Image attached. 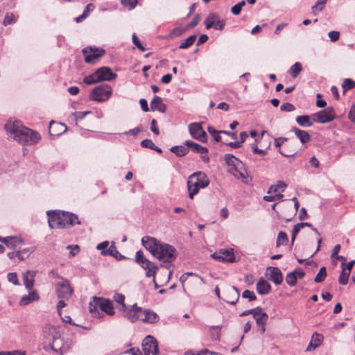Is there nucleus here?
Listing matches in <instances>:
<instances>
[{
    "instance_id": "nucleus-11",
    "label": "nucleus",
    "mask_w": 355,
    "mask_h": 355,
    "mask_svg": "<svg viewBox=\"0 0 355 355\" xmlns=\"http://www.w3.org/2000/svg\"><path fill=\"white\" fill-rule=\"evenodd\" d=\"M82 52L85 55V61L89 64L94 63L96 59L105 53V50L92 46L84 48Z\"/></svg>"
},
{
    "instance_id": "nucleus-52",
    "label": "nucleus",
    "mask_w": 355,
    "mask_h": 355,
    "mask_svg": "<svg viewBox=\"0 0 355 355\" xmlns=\"http://www.w3.org/2000/svg\"><path fill=\"white\" fill-rule=\"evenodd\" d=\"M242 297L248 299L250 302L254 301L257 299L254 293L250 290H245L242 293Z\"/></svg>"
},
{
    "instance_id": "nucleus-1",
    "label": "nucleus",
    "mask_w": 355,
    "mask_h": 355,
    "mask_svg": "<svg viewBox=\"0 0 355 355\" xmlns=\"http://www.w3.org/2000/svg\"><path fill=\"white\" fill-rule=\"evenodd\" d=\"M5 130L10 137L22 144H35L41 139L39 133L24 126L19 121H8Z\"/></svg>"
},
{
    "instance_id": "nucleus-63",
    "label": "nucleus",
    "mask_w": 355,
    "mask_h": 355,
    "mask_svg": "<svg viewBox=\"0 0 355 355\" xmlns=\"http://www.w3.org/2000/svg\"><path fill=\"white\" fill-rule=\"evenodd\" d=\"M0 355H26L24 351H12V352H1Z\"/></svg>"
},
{
    "instance_id": "nucleus-58",
    "label": "nucleus",
    "mask_w": 355,
    "mask_h": 355,
    "mask_svg": "<svg viewBox=\"0 0 355 355\" xmlns=\"http://www.w3.org/2000/svg\"><path fill=\"white\" fill-rule=\"evenodd\" d=\"M67 249H70L69 255V257H74L79 252V250H80L78 245H69L67 247Z\"/></svg>"
},
{
    "instance_id": "nucleus-39",
    "label": "nucleus",
    "mask_w": 355,
    "mask_h": 355,
    "mask_svg": "<svg viewBox=\"0 0 355 355\" xmlns=\"http://www.w3.org/2000/svg\"><path fill=\"white\" fill-rule=\"evenodd\" d=\"M288 242V236H287V234L284 232H279V234H278V236H277V241H276V244H277V246H279L281 245H287Z\"/></svg>"
},
{
    "instance_id": "nucleus-37",
    "label": "nucleus",
    "mask_w": 355,
    "mask_h": 355,
    "mask_svg": "<svg viewBox=\"0 0 355 355\" xmlns=\"http://www.w3.org/2000/svg\"><path fill=\"white\" fill-rule=\"evenodd\" d=\"M287 185L282 181L278 182L277 184L271 185L268 190V193L270 194L272 193H277L279 190H281L282 191H284L285 189L286 188Z\"/></svg>"
},
{
    "instance_id": "nucleus-35",
    "label": "nucleus",
    "mask_w": 355,
    "mask_h": 355,
    "mask_svg": "<svg viewBox=\"0 0 355 355\" xmlns=\"http://www.w3.org/2000/svg\"><path fill=\"white\" fill-rule=\"evenodd\" d=\"M35 247L26 248L23 250H17L16 252V255L20 260H24L28 258L29 255L35 251Z\"/></svg>"
},
{
    "instance_id": "nucleus-41",
    "label": "nucleus",
    "mask_w": 355,
    "mask_h": 355,
    "mask_svg": "<svg viewBox=\"0 0 355 355\" xmlns=\"http://www.w3.org/2000/svg\"><path fill=\"white\" fill-rule=\"evenodd\" d=\"M157 320V315L153 311L147 310L146 317L144 318V322L155 323Z\"/></svg>"
},
{
    "instance_id": "nucleus-36",
    "label": "nucleus",
    "mask_w": 355,
    "mask_h": 355,
    "mask_svg": "<svg viewBox=\"0 0 355 355\" xmlns=\"http://www.w3.org/2000/svg\"><path fill=\"white\" fill-rule=\"evenodd\" d=\"M113 300L121 306L119 308L120 311L123 312V310H125L127 306L125 304V296L123 294L115 293L113 296Z\"/></svg>"
},
{
    "instance_id": "nucleus-26",
    "label": "nucleus",
    "mask_w": 355,
    "mask_h": 355,
    "mask_svg": "<svg viewBox=\"0 0 355 355\" xmlns=\"http://www.w3.org/2000/svg\"><path fill=\"white\" fill-rule=\"evenodd\" d=\"M271 289L270 284L263 277L260 278L257 283V291L260 295L268 294Z\"/></svg>"
},
{
    "instance_id": "nucleus-9",
    "label": "nucleus",
    "mask_w": 355,
    "mask_h": 355,
    "mask_svg": "<svg viewBox=\"0 0 355 355\" xmlns=\"http://www.w3.org/2000/svg\"><path fill=\"white\" fill-rule=\"evenodd\" d=\"M205 24L207 29L214 28L215 30L223 31L225 26L226 21L224 19H220V17L216 13L211 12L207 16Z\"/></svg>"
},
{
    "instance_id": "nucleus-45",
    "label": "nucleus",
    "mask_w": 355,
    "mask_h": 355,
    "mask_svg": "<svg viewBox=\"0 0 355 355\" xmlns=\"http://www.w3.org/2000/svg\"><path fill=\"white\" fill-rule=\"evenodd\" d=\"M326 277H327L326 268L324 266H323L320 269L318 273L317 274L316 277L314 279V282L316 283H321L324 280Z\"/></svg>"
},
{
    "instance_id": "nucleus-22",
    "label": "nucleus",
    "mask_w": 355,
    "mask_h": 355,
    "mask_svg": "<svg viewBox=\"0 0 355 355\" xmlns=\"http://www.w3.org/2000/svg\"><path fill=\"white\" fill-rule=\"evenodd\" d=\"M101 254L103 256H112L119 261L127 259L116 250L114 243H112L107 250L101 251Z\"/></svg>"
},
{
    "instance_id": "nucleus-61",
    "label": "nucleus",
    "mask_w": 355,
    "mask_h": 355,
    "mask_svg": "<svg viewBox=\"0 0 355 355\" xmlns=\"http://www.w3.org/2000/svg\"><path fill=\"white\" fill-rule=\"evenodd\" d=\"M184 31H185L184 29L176 27L172 30V31L170 34V37H173L180 36L184 32Z\"/></svg>"
},
{
    "instance_id": "nucleus-18",
    "label": "nucleus",
    "mask_w": 355,
    "mask_h": 355,
    "mask_svg": "<svg viewBox=\"0 0 355 355\" xmlns=\"http://www.w3.org/2000/svg\"><path fill=\"white\" fill-rule=\"evenodd\" d=\"M67 127L62 123H58L52 121L49 124V134L51 136H58L65 132Z\"/></svg>"
},
{
    "instance_id": "nucleus-2",
    "label": "nucleus",
    "mask_w": 355,
    "mask_h": 355,
    "mask_svg": "<svg viewBox=\"0 0 355 355\" xmlns=\"http://www.w3.org/2000/svg\"><path fill=\"white\" fill-rule=\"evenodd\" d=\"M144 247L154 257L164 262L171 263L177 257L176 250L172 245L163 243L154 237L146 236L141 239Z\"/></svg>"
},
{
    "instance_id": "nucleus-13",
    "label": "nucleus",
    "mask_w": 355,
    "mask_h": 355,
    "mask_svg": "<svg viewBox=\"0 0 355 355\" xmlns=\"http://www.w3.org/2000/svg\"><path fill=\"white\" fill-rule=\"evenodd\" d=\"M239 297L240 292L239 288L234 286H230L225 289L222 300L228 304L235 305Z\"/></svg>"
},
{
    "instance_id": "nucleus-53",
    "label": "nucleus",
    "mask_w": 355,
    "mask_h": 355,
    "mask_svg": "<svg viewBox=\"0 0 355 355\" xmlns=\"http://www.w3.org/2000/svg\"><path fill=\"white\" fill-rule=\"evenodd\" d=\"M7 278L8 282L12 283L14 285L19 286L20 284L16 272H9L7 275Z\"/></svg>"
},
{
    "instance_id": "nucleus-32",
    "label": "nucleus",
    "mask_w": 355,
    "mask_h": 355,
    "mask_svg": "<svg viewBox=\"0 0 355 355\" xmlns=\"http://www.w3.org/2000/svg\"><path fill=\"white\" fill-rule=\"evenodd\" d=\"M312 227V225L309 223H300L294 225L293 229L291 232V244L293 245L295 238L301 230L304 227Z\"/></svg>"
},
{
    "instance_id": "nucleus-7",
    "label": "nucleus",
    "mask_w": 355,
    "mask_h": 355,
    "mask_svg": "<svg viewBox=\"0 0 355 355\" xmlns=\"http://www.w3.org/2000/svg\"><path fill=\"white\" fill-rule=\"evenodd\" d=\"M73 345L71 339H64L60 336H53V338L51 345V349L63 355L68 352Z\"/></svg>"
},
{
    "instance_id": "nucleus-10",
    "label": "nucleus",
    "mask_w": 355,
    "mask_h": 355,
    "mask_svg": "<svg viewBox=\"0 0 355 355\" xmlns=\"http://www.w3.org/2000/svg\"><path fill=\"white\" fill-rule=\"evenodd\" d=\"M142 349L144 355H158L159 349L156 339L152 336H147L143 340Z\"/></svg>"
},
{
    "instance_id": "nucleus-44",
    "label": "nucleus",
    "mask_w": 355,
    "mask_h": 355,
    "mask_svg": "<svg viewBox=\"0 0 355 355\" xmlns=\"http://www.w3.org/2000/svg\"><path fill=\"white\" fill-rule=\"evenodd\" d=\"M100 302V298L94 297L93 299V301L90 302L89 304V309L90 313H96L98 311L99 306L98 304Z\"/></svg>"
},
{
    "instance_id": "nucleus-46",
    "label": "nucleus",
    "mask_w": 355,
    "mask_h": 355,
    "mask_svg": "<svg viewBox=\"0 0 355 355\" xmlns=\"http://www.w3.org/2000/svg\"><path fill=\"white\" fill-rule=\"evenodd\" d=\"M284 196L281 193H276L275 195H270V196H264L263 199L265 201L267 202H273V201H282Z\"/></svg>"
},
{
    "instance_id": "nucleus-33",
    "label": "nucleus",
    "mask_w": 355,
    "mask_h": 355,
    "mask_svg": "<svg viewBox=\"0 0 355 355\" xmlns=\"http://www.w3.org/2000/svg\"><path fill=\"white\" fill-rule=\"evenodd\" d=\"M224 159L227 165L234 166L236 168L242 165L241 161L232 154H226Z\"/></svg>"
},
{
    "instance_id": "nucleus-24",
    "label": "nucleus",
    "mask_w": 355,
    "mask_h": 355,
    "mask_svg": "<svg viewBox=\"0 0 355 355\" xmlns=\"http://www.w3.org/2000/svg\"><path fill=\"white\" fill-rule=\"evenodd\" d=\"M150 107L153 111L157 110L162 113L166 111V105L163 103L162 99L158 96H155L150 103Z\"/></svg>"
},
{
    "instance_id": "nucleus-19",
    "label": "nucleus",
    "mask_w": 355,
    "mask_h": 355,
    "mask_svg": "<svg viewBox=\"0 0 355 355\" xmlns=\"http://www.w3.org/2000/svg\"><path fill=\"white\" fill-rule=\"evenodd\" d=\"M139 307L137 304L132 305L131 307H128L122 312L123 315L132 322L138 320Z\"/></svg>"
},
{
    "instance_id": "nucleus-40",
    "label": "nucleus",
    "mask_w": 355,
    "mask_h": 355,
    "mask_svg": "<svg viewBox=\"0 0 355 355\" xmlns=\"http://www.w3.org/2000/svg\"><path fill=\"white\" fill-rule=\"evenodd\" d=\"M196 40V35H192L187 38L183 42L181 43L179 48L182 49H185L193 45Z\"/></svg>"
},
{
    "instance_id": "nucleus-57",
    "label": "nucleus",
    "mask_w": 355,
    "mask_h": 355,
    "mask_svg": "<svg viewBox=\"0 0 355 355\" xmlns=\"http://www.w3.org/2000/svg\"><path fill=\"white\" fill-rule=\"evenodd\" d=\"M132 42L140 51L143 52L146 51L145 47L141 44L135 33L132 35Z\"/></svg>"
},
{
    "instance_id": "nucleus-34",
    "label": "nucleus",
    "mask_w": 355,
    "mask_h": 355,
    "mask_svg": "<svg viewBox=\"0 0 355 355\" xmlns=\"http://www.w3.org/2000/svg\"><path fill=\"white\" fill-rule=\"evenodd\" d=\"M189 148L185 144L184 146H175L171 148L170 150L178 157H182L189 152Z\"/></svg>"
},
{
    "instance_id": "nucleus-28",
    "label": "nucleus",
    "mask_w": 355,
    "mask_h": 355,
    "mask_svg": "<svg viewBox=\"0 0 355 355\" xmlns=\"http://www.w3.org/2000/svg\"><path fill=\"white\" fill-rule=\"evenodd\" d=\"M295 121L300 126L303 128L311 127L314 122L312 119V115L297 116L295 119Z\"/></svg>"
},
{
    "instance_id": "nucleus-12",
    "label": "nucleus",
    "mask_w": 355,
    "mask_h": 355,
    "mask_svg": "<svg viewBox=\"0 0 355 355\" xmlns=\"http://www.w3.org/2000/svg\"><path fill=\"white\" fill-rule=\"evenodd\" d=\"M57 295L60 299L69 300L73 293V289L67 279H63L56 284Z\"/></svg>"
},
{
    "instance_id": "nucleus-48",
    "label": "nucleus",
    "mask_w": 355,
    "mask_h": 355,
    "mask_svg": "<svg viewBox=\"0 0 355 355\" xmlns=\"http://www.w3.org/2000/svg\"><path fill=\"white\" fill-rule=\"evenodd\" d=\"M342 87L344 91L353 89L355 87V81L350 78H345L343 82Z\"/></svg>"
},
{
    "instance_id": "nucleus-64",
    "label": "nucleus",
    "mask_w": 355,
    "mask_h": 355,
    "mask_svg": "<svg viewBox=\"0 0 355 355\" xmlns=\"http://www.w3.org/2000/svg\"><path fill=\"white\" fill-rule=\"evenodd\" d=\"M293 272L296 276L297 279V278L302 279L305 276V272L301 268H296Z\"/></svg>"
},
{
    "instance_id": "nucleus-50",
    "label": "nucleus",
    "mask_w": 355,
    "mask_h": 355,
    "mask_svg": "<svg viewBox=\"0 0 355 355\" xmlns=\"http://www.w3.org/2000/svg\"><path fill=\"white\" fill-rule=\"evenodd\" d=\"M297 279H296V276L294 275L293 272L287 274L286 277V282L289 286H295L297 284Z\"/></svg>"
},
{
    "instance_id": "nucleus-8",
    "label": "nucleus",
    "mask_w": 355,
    "mask_h": 355,
    "mask_svg": "<svg viewBox=\"0 0 355 355\" xmlns=\"http://www.w3.org/2000/svg\"><path fill=\"white\" fill-rule=\"evenodd\" d=\"M335 119V112L331 107H327L317 113L312 114V119L314 122L319 123H326L333 121Z\"/></svg>"
},
{
    "instance_id": "nucleus-38",
    "label": "nucleus",
    "mask_w": 355,
    "mask_h": 355,
    "mask_svg": "<svg viewBox=\"0 0 355 355\" xmlns=\"http://www.w3.org/2000/svg\"><path fill=\"white\" fill-rule=\"evenodd\" d=\"M302 70V66L301 63L297 62L289 69V73L293 78H297L299 73Z\"/></svg>"
},
{
    "instance_id": "nucleus-49",
    "label": "nucleus",
    "mask_w": 355,
    "mask_h": 355,
    "mask_svg": "<svg viewBox=\"0 0 355 355\" xmlns=\"http://www.w3.org/2000/svg\"><path fill=\"white\" fill-rule=\"evenodd\" d=\"M83 82L87 85H92L99 82L96 72L84 78Z\"/></svg>"
},
{
    "instance_id": "nucleus-55",
    "label": "nucleus",
    "mask_w": 355,
    "mask_h": 355,
    "mask_svg": "<svg viewBox=\"0 0 355 355\" xmlns=\"http://www.w3.org/2000/svg\"><path fill=\"white\" fill-rule=\"evenodd\" d=\"M280 110L284 112H293L295 110V107L292 103H285L280 106Z\"/></svg>"
},
{
    "instance_id": "nucleus-4",
    "label": "nucleus",
    "mask_w": 355,
    "mask_h": 355,
    "mask_svg": "<svg viewBox=\"0 0 355 355\" xmlns=\"http://www.w3.org/2000/svg\"><path fill=\"white\" fill-rule=\"evenodd\" d=\"M209 184V180L205 173L198 171L191 174L187 180L189 198L193 199V196L199 192L200 189L207 187Z\"/></svg>"
},
{
    "instance_id": "nucleus-14",
    "label": "nucleus",
    "mask_w": 355,
    "mask_h": 355,
    "mask_svg": "<svg viewBox=\"0 0 355 355\" xmlns=\"http://www.w3.org/2000/svg\"><path fill=\"white\" fill-rule=\"evenodd\" d=\"M189 130L193 138L201 142L206 141L207 133L202 129L200 124L197 123H193L189 124Z\"/></svg>"
},
{
    "instance_id": "nucleus-20",
    "label": "nucleus",
    "mask_w": 355,
    "mask_h": 355,
    "mask_svg": "<svg viewBox=\"0 0 355 355\" xmlns=\"http://www.w3.org/2000/svg\"><path fill=\"white\" fill-rule=\"evenodd\" d=\"M270 271L269 279L272 281L275 284L279 285L283 281V275L280 269L277 267H268L267 268Z\"/></svg>"
},
{
    "instance_id": "nucleus-21",
    "label": "nucleus",
    "mask_w": 355,
    "mask_h": 355,
    "mask_svg": "<svg viewBox=\"0 0 355 355\" xmlns=\"http://www.w3.org/2000/svg\"><path fill=\"white\" fill-rule=\"evenodd\" d=\"M28 291V295L23 296L19 301V304L21 306H26L33 302L40 300V296L35 290H31Z\"/></svg>"
},
{
    "instance_id": "nucleus-56",
    "label": "nucleus",
    "mask_w": 355,
    "mask_h": 355,
    "mask_svg": "<svg viewBox=\"0 0 355 355\" xmlns=\"http://www.w3.org/2000/svg\"><path fill=\"white\" fill-rule=\"evenodd\" d=\"M141 146L143 148H149L151 150H153V148L155 147V144L153 142L151 139H146L141 141Z\"/></svg>"
},
{
    "instance_id": "nucleus-25",
    "label": "nucleus",
    "mask_w": 355,
    "mask_h": 355,
    "mask_svg": "<svg viewBox=\"0 0 355 355\" xmlns=\"http://www.w3.org/2000/svg\"><path fill=\"white\" fill-rule=\"evenodd\" d=\"M323 340V336L320 334L314 333L311 337V340L306 349V352H310L319 347Z\"/></svg>"
},
{
    "instance_id": "nucleus-27",
    "label": "nucleus",
    "mask_w": 355,
    "mask_h": 355,
    "mask_svg": "<svg viewBox=\"0 0 355 355\" xmlns=\"http://www.w3.org/2000/svg\"><path fill=\"white\" fill-rule=\"evenodd\" d=\"M291 131L295 133V136L300 139L302 144H306L311 140V136L308 132L294 127Z\"/></svg>"
},
{
    "instance_id": "nucleus-29",
    "label": "nucleus",
    "mask_w": 355,
    "mask_h": 355,
    "mask_svg": "<svg viewBox=\"0 0 355 355\" xmlns=\"http://www.w3.org/2000/svg\"><path fill=\"white\" fill-rule=\"evenodd\" d=\"M23 240L17 236H7V241L5 245L10 249H17L20 248Z\"/></svg>"
},
{
    "instance_id": "nucleus-15",
    "label": "nucleus",
    "mask_w": 355,
    "mask_h": 355,
    "mask_svg": "<svg viewBox=\"0 0 355 355\" xmlns=\"http://www.w3.org/2000/svg\"><path fill=\"white\" fill-rule=\"evenodd\" d=\"M211 257L214 259L224 262H234L235 261V257L233 253L232 249L220 250L218 252H216L211 254Z\"/></svg>"
},
{
    "instance_id": "nucleus-6",
    "label": "nucleus",
    "mask_w": 355,
    "mask_h": 355,
    "mask_svg": "<svg viewBox=\"0 0 355 355\" xmlns=\"http://www.w3.org/2000/svg\"><path fill=\"white\" fill-rule=\"evenodd\" d=\"M112 92V87L109 85L102 84L92 89L89 94V98L98 102L105 101L110 97Z\"/></svg>"
},
{
    "instance_id": "nucleus-60",
    "label": "nucleus",
    "mask_w": 355,
    "mask_h": 355,
    "mask_svg": "<svg viewBox=\"0 0 355 355\" xmlns=\"http://www.w3.org/2000/svg\"><path fill=\"white\" fill-rule=\"evenodd\" d=\"M328 35L330 38V40L333 42H335L337 40H338L340 37V33L338 31H331L329 32Z\"/></svg>"
},
{
    "instance_id": "nucleus-42",
    "label": "nucleus",
    "mask_w": 355,
    "mask_h": 355,
    "mask_svg": "<svg viewBox=\"0 0 355 355\" xmlns=\"http://www.w3.org/2000/svg\"><path fill=\"white\" fill-rule=\"evenodd\" d=\"M342 268L343 270L340 274L338 282L339 284L341 285H346L348 283L350 272H346L344 267H343Z\"/></svg>"
},
{
    "instance_id": "nucleus-62",
    "label": "nucleus",
    "mask_w": 355,
    "mask_h": 355,
    "mask_svg": "<svg viewBox=\"0 0 355 355\" xmlns=\"http://www.w3.org/2000/svg\"><path fill=\"white\" fill-rule=\"evenodd\" d=\"M143 130V128L141 126H138L133 129H130L128 131L125 132V135H130L133 136H136L139 132Z\"/></svg>"
},
{
    "instance_id": "nucleus-51",
    "label": "nucleus",
    "mask_w": 355,
    "mask_h": 355,
    "mask_svg": "<svg viewBox=\"0 0 355 355\" xmlns=\"http://www.w3.org/2000/svg\"><path fill=\"white\" fill-rule=\"evenodd\" d=\"M121 3L125 7H128L130 10H132L137 6V5L138 3V1L137 0H121Z\"/></svg>"
},
{
    "instance_id": "nucleus-16",
    "label": "nucleus",
    "mask_w": 355,
    "mask_h": 355,
    "mask_svg": "<svg viewBox=\"0 0 355 355\" xmlns=\"http://www.w3.org/2000/svg\"><path fill=\"white\" fill-rule=\"evenodd\" d=\"M98 81H111L116 78V74L108 67H102L96 71Z\"/></svg>"
},
{
    "instance_id": "nucleus-54",
    "label": "nucleus",
    "mask_w": 355,
    "mask_h": 355,
    "mask_svg": "<svg viewBox=\"0 0 355 355\" xmlns=\"http://www.w3.org/2000/svg\"><path fill=\"white\" fill-rule=\"evenodd\" d=\"M327 0H318L315 4L312 7V10L314 11L315 10H318L321 11L323 10L325 4L327 3Z\"/></svg>"
},
{
    "instance_id": "nucleus-17",
    "label": "nucleus",
    "mask_w": 355,
    "mask_h": 355,
    "mask_svg": "<svg viewBox=\"0 0 355 355\" xmlns=\"http://www.w3.org/2000/svg\"><path fill=\"white\" fill-rule=\"evenodd\" d=\"M37 271L28 270L22 275L23 282L25 288L28 291L33 290L35 284V277L36 276Z\"/></svg>"
},
{
    "instance_id": "nucleus-5",
    "label": "nucleus",
    "mask_w": 355,
    "mask_h": 355,
    "mask_svg": "<svg viewBox=\"0 0 355 355\" xmlns=\"http://www.w3.org/2000/svg\"><path fill=\"white\" fill-rule=\"evenodd\" d=\"M135 261L146 271V276L147 277H153V282L155 284V286H157V285L155 282V275L159 268L158 266L155 263L146 259L141 250H138L136 252Z\"/></svg>"
},
{
    "instance_id": "nucleus-3",
    "label": "nucleus",
    "mask_w": 355,
    "mask_h": 355,
    "mask_svg": "<svg viewBox=\"0 0 355 355\" xmlns=\"http://www.w3.org/2000/svg\"><path fill=\"white\" fill-rule=\"evenodd\" d=\"M48 223L51 229L66 228L75 224H80L78 216L72 213L60 211H48Z\"/></svg>"
},
{
    "instance_id": "nucleus-59",
    "label": "nucleus",
    "mask_w": 355,
    "mask_h": 355,
    "mask_svg": "<svg viewBox=\"0 0 355 355\" xmlns=\"http://www.w3.org/2000/svg\"><path fill=\"white\" fill-rule=\"evenodd\" d=\"M90 111L86 112H76L73 115L76 121H80L83 119L87 114H90Z\"/></svg>"
},
{
    "instance_id": "nucleus-31",
    "label": "nucleus",
    "mask_w": 355,
    "mask_h": 355,
    "mask_svg": "<svg viewBox=\"0 0 355 355\" xmlns=\"http://www.w3.org/2000/svg\"><path fill=\"white\" fill-rule=\"evenodd\" d=\"M184 144H185V146L187 147L191 148L193 151L201 155L207 153L208 151L206 147H203L192 141H186Z\"/></svg>"
},
{
    "instance_id": "nucleus-43",
    "label": "nucleus",
    "mask_w": 355,
    "mask_h": 355,
    "mask_svg": "<svg viewBox=\"0 0 355 355\" xmlns=\"http://www.w3.org/2000/svg\"><path fill=\"white\" fill-rule=\"evenodd\" d=\"M17 21V18L15 17V15L12 12H8L5 15L3 25L6 26L8 25L13 24Z\"/></svg>"
},
{
    "instance_id": "nucleus-30",
    "label": "nucleus",
    "mask_w": 355,
    "mask_h": 355,
    "mask_svg": "<svg viewBox=\"0 0 355 355\" xmlns=\"http://www.w3.org/2000/svg\"><path fill=\"white\" fill-rule=\"evenodd\" d=\"M253 318L255 319L256 323L258 326H265L267 322L268 315L266 312H263L261 308L259 311H256Z\"/></svg>"
},
{
    "instance_id": "nucleus-47",
    "label": "nucleus",
    "mask_w": 355,
    "mask_h": 355,
    "mask_svg": "<svg viewBox=\"0 0 355 355\" xmlns=\"http://www.w3.org/2000/svg\"><path fill=\"white\" fill-rule=\"evenodd\" d=\"M207 130L209 133L214 137L216 141L220 142L221 141V137L220 136V134L222 133L220 132V130H217L211 126H209Z\"/></svg>"
},
{
    "instance_id": "nucleus-23",
    "label": "nucleus",
    "mask_w": 355,
    "mask_h": 355,
    "mask_svg": "<svg viewBox=\"0 0 355 355\" xmlns=\"http://www.w3.org/2000/svg\"><path fill=\"white\" fill-rule=\"evenodd\" d=\"M98 305L99 306V309L107 313L108 315H113L114 314L113 304L110 300L100 298V302Z\"/></svg>"
}]
</instances>
